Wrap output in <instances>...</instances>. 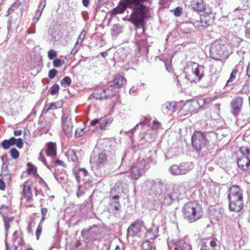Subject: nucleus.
I'll return each mask as SVG.
<instances>
[{"instance_id": "1", "label": "nucleus", "mask_w": 250, "mask_h": 250, "mask_svg": "<svg viewBox=\"0 0 250 250\" xmlns=\"http://www.w3.org/2000/svg\"><path fill=\"white\" fill-rule=\"evenodd\" d=\"M151 0H124L120 1L119 6L124 13L127 8L132 10L128 21L134 24L137 30L144 31L145 20L149 15Z\"/></svg>"}, {"instance_id": "2", "label": "nucleus", "mask_w": 250, "mask_h": 250, "mask_svg": "<svg viewBox=\"0 0 250 250\" xmlns=\"http://www.w3.org/2000/svg\"><path fill=\"white\" fill-rule=\"evenodd\" d=\"M228 198L230 211L239 212L242 210L244 206L243 197L242 190L239 186L234 185L229 188Z\"/></svg>"}, {"instance_id": "3", "label": "nucleus", "mask_w": 250, "mask_h": 250, "mask_svg": "<svg viewBox=\"0 0 250 250\" xmlns=\"http://www.w3.org/2000/svg\"><path fill=\"white\" fill-rule=\"evenodd\" d=\"M182 212L184 219L189 223L197 221L203 216L201 207L195 202H190L185 204Z\"/></svg>"}, {"instance_id": "4", "label": "nucleus", "mask_w": 250, "mask_h": 250, "mask_svg": "<svg viewBox=\"0 0 250 250\" xmlns=\"http://www.w3.org/2000/svg\"><path fill=\"white\" fill-rule=\"evenodd\" d=\"M208 134V132L201 131H195L193 133L191 137V145L198 153L202 149L209 145Z\"/></svg>"}, {"instance_id": "5", "label": "nucleus", "mask_w": 250, "mask_h": 250, "mask_svg": "<svg viewBox=\"0 0 250 250\" xmlns=\"http://www.w3.org/2000/svg\"><path fill=\"white\" fill-rule=\"evenodd\" d=\"M210 57L216 60H221L222 58L227 57L229 52L226 45L220 40L213 42L209 48Z\"/></svg>"}, {"instance_id": "6", "label": "nucleus", "mask_w": 250, "mask_h": 250, "mask_svg": "<svg viewBox=\"0 0 250 250\" xmlns=\"http://www.w3.org/2000/svg\"><path fill=\"white\" fill-rule=\"evenodd\" d=\"M238 166L243 170H250V147H240L237 154Z\"/></svg>"}, {"instance_id": "7", "label": "nucleus", "mask_w": 250, "mask_h": 250, "mask_svg": "<svg viewBox=\"0 0 250 250\" xmlns=\"http://www.w3.org/2000/svg\"><path fill=\"white\" fill-rule=\"evenodd\" d=\"M178 235H172L167 238L169 250H191V246L185 240L179 239Z\"/></svg>"}, {"instance_id": "8", "label": "nucleus", "mask_w": 250, "mask_h": 250, "mask_svg": "<svg viewBox=\"0 0 250 250\" xmlns=\"http://www.w3.org/2000/svg\"><path fill=\"white\" fill-rule=\"evenodd\" d=\"M146 190L150 195L159 198L163 194V183L160 181L149 180L146 181Z\"/></svg>"}, {"instance_id": "9", "label": "nucleus", "mask_w": 250, "mask_h": 250, "mask_svg": "<svg viewBox=\"0 0 250 250\" xmlns=\"http://www.w3.org/2000/svg\"><path fill=\"white\" fill-rule=\"evenodd\" d=\"M194 168L192 162H184L179 165H173L169 167V171L173 175H184Z\"/></svg>"}, {"instance_id": "10", "label": "nucleus", "mask_w": 250, "mask_h": 250, "mask_svg": "<svg viewBox=\"0 0 250 250\" xmlns=\"http://www.w3.org/2000/svg\"><path fill=\"white\" fill-rule=\"evenodd\" d=\"M148 168L149 166L146 164L145 159H142L131 168L130 174L132 178L137 180L145 172V170L148 169Z\"/></svg>"}, {"instance_id": "11", "label": "nucleus", "mask_w": 250, "mask_h": 250, "mask_svg": "<svg viewBox=\"0 0 250 250\" xmlns=\"http://www.w3.org/2000/svg\"><path fill=\"white\" fill-rule=\"evenodd\" d=\"M242 4V6H239L233 11V14L236 17L234 20H243V17L246 14L250 15V0H244Z\"/></svg>"}, {"instance_id": "12", "label": "nucleus", "mask_w": 250, "mask_h": 250, "mask_svg": "<svg viewBox=\"0 0 250 250\" xmlns=\"http://www.w3.org/2000/svg\"><path fill=\"white\" fill-rule=\"evenodd\" d=\"M66 240L67 244L71 246L72 250H75L80 246L84 247L87 242L85 235H69Z\"/></svg>"}, {"instance_id": "13", "label": "nucleus", "mask_w": 250, "mask_h": 250, "mask_svg": "<svg viewBox=\"0 0 250 250\" xmlns=\"http://www.w3.org/2000/svg\"><path fill=\"white\" fill-rule=\"evenodd\" d=\"M62 126L63 132L67 135H71L72 133L73 124L70 118V114L63 113L62 117Z\"/></svg>"}, {"instance_id": "14", "label": "nucleus", "mask_w": 250, "mask_h": 250, "mask_svg": "<svg viewBox=\"0 0 250 250\" xmlns=\"http://www.w3.org/2000/svg\"><path fill=\"white\" fill-rule=\"evenodd\" d=\"M243 99L240 97L233 99L230 103V112L235 117H237L242 107Z\"/></svg>"}, {"instance_id": "15", "label": "nucleus", "mask_w": 250, "mask_h": 250, "mask_svg": "<svg viewBox=\"0 0 250 250\" xmlns=\"http://www.w3.org/2000/svg\"><path fill=\"white\" fill-rule=\"evenodd\" d=\"M145 25L146 22H145L144 31H145ZM136 30V41L138 45L144 48H147L148 46H150L148 40L151 39V37H146L145 35H143V33H144L145 31L142 32L140 30L138 31L137 29Z\"/></svg>"}, {"instance_id": "16", "label": "nucleus", "mask_w": 250, "mask_h": 250, "mask_svg": "<svg viewBox=\"0 0 250 250\" xmlns=\"http://www.w3.org/2000/svg\"><path fill=\"white\" fill-rule=\"evenodd\" d=\"M143 229H146L143 221L141 219H137L132 222L128 228L127 233L138 234L142 232Z\"/></svg>"}, {"instance_id": "17", "label": "nucleus", "mask_w": 250, "mask_h": 250, "mask_svg": "<svg viewBox=\"0 0 250 250\" xmlns=\"http://www.w3.org/2000/svg\"><path fill=\"white\" fill-rule=\"evenodd\" d=\"M201 250H208V246H210L213 250H220V242L216 238L210 237L205 239L203 241Z\"/></svg>"}, {"instance_id": "18", "label": "nucleus", "mask_w": 250, "mask_h": 250, "mask_svg": "<svg viewBox=\"0 0 250 250\" xmlns=\"http://www.w3.org/2000/svg\"><path fill=\"white\" fill-rule=\"evenodd\" d=\"M107 161V157L104 151L100 152L97 155H91L90 162L91 165L95 164L98 167L103 165Z\"/></svg>"}, {"instance_id": "19", "label": "nucleus", "mask_w": 250, "mask_h": 250, "mask_svg": "<svg viewBox=\"0 0 250 250\" xmlns=\"http://www.w3.org/2000/svg\"><path fill=\"white\" fill-rule=\"evenodd\" d=\"M112 90L110 89H101L95 90L92 96L96 100L106 99L112 97L115 95L114 92L110 93Z\"/></svg>"}, {"instance_id": "20", "label": "nucleus", "mask_w": 250, "mask_h": 250, "mask_svg": "<svg viewBox=\"0 0 250 250\" xmlns=\"http://www.w3.org/2000/svg\"><path fill=\"white\" fill-rule=\"evenodd\" d=\"M208 212L211 222L216 223L222 219L223 213V209L211 207L209 208Z\"/></svg>"}, {"instance_id": "21", "label": "nucleus", "mask_w": 250, "mask_h": 250, "mask_svg": "<svg viewBox=\"0 0 250 250\" xmlns=\"http://www.w3.org/2000/svg\"><path fill=\"white\" fill-rule=\"evenodd\" d=\"M214 14L212 13L205 12L200 16L201 26L207 27L211 25L214 21Z\"/></svg>"}, {"instance_id": "22", "label": "nucleus", "mask_w": 250, "mask_h": 250, "mask_svg": "<svg viewBox=\"0 0 250 250\" xmlns=\"http://www.w3.org/2000/svg\"><path fill=\"white\" fill-rule=\"evenodd\" d=\"M7 237V235H6V238ZM12 243L9 244L10 250H18L20 248V246L23 244V240L21 235H12L11 238Z\"/></svg>"}, {"instance_id": "23", "label": "nucleus", "mask_w": 250, "mask_h": 250, "mask_svg": "<svg viewBox=\"0 0 250 250\" xmlns=\"http://www.w3.org/2000/svg\"><path fill=\"white\" fill-rule=\"evenodd\" d=\"M191 67L194 73V78H195L196 82H199L204 76V67L196 63H194Z\"/></svg>"}, {"instance_id": "24", "label": "nucleus", "mask_w": 250, "mask_h": 250, "mask_svg": "<svg viewBox=\"0 0 250 250\" xmlns=\"http://www.w3.org/2000/svg\"><path fill=\"white\" fill-rule=\"evenodd\" d=\"M76 179L78 183L81 181H87L88 179V173L85 168H80L75 173Z\"/></svg>"}, {"instance_id": "25", "label": "nucleus", "mask_w": 250, "mask_h": 250, "mask_svg": "<svg viewBox=\"0 0 250 250\" xmlns=\"http://www.w3.org/2000/svg\"><path fill=\"white\" fill-rule=\"evenodd\" d=\"M23 197L28 201L32 200V193L31 188L28 181H25L23 185Z\"/></svg>"}, {"instance_id": "26", "label": "nucleus", "mask_w": 250, "mask_h": 250, "mask_svg": "<svg viewBox=\"0 0 250 250\" xmlns=\"http://www.w3.org/2000/svg\"><path fill=\"white\" fill-rule=\"evenodd\" d=\"M44 151L48 156H56L57 154V146L56 143L52 142L47 143L46 148L44 150Z\"/></svg>"}, {"instance_id": "27", "label": "nucleus", "mask_w": 250, "mask_h": 250, "mask_svg": "<svg viewBox=\"0 0 250 250\" xmlns=\"http://www.w3.org/2000/svg\"><path fill=\"white\" fill-rule=\"evenodd\" d=\"M126 83V79L122 76L117 75L111 82V85L115 88L123 87Z\"/></svg>"}, {"instance_id": "28", "label": "nucleus", "mask_w": 250, "mask_h": 250, "mask_svg": "<svg viewBox=\"0 0 250 250\" xmlns=\"http://www.w3.org/2000/svg\"><path fill=\"white\" fill-rule=\"evenodd\" d=\"M159 201L161 203L165 205L169 206L173 200V193H164L162 194L161 196L158 198Z\"/></svg>"}, {"instance_id": "29", "label": "nucleus", "mask_w": 250, "mask_h": 250, "mask_svg": "<svg viewBox=\"0 0 250 250\" xmlns=\"http://www.w3.org/2000/svg\"><path fill=\"white\" fill-rule=\"evenodd\" d=\"M176 104L175 102H167L163 104L161 106V111L164 114H167L169 111L171 113L175 111Z\"/></svg>"}, {"instance_id": "30", "label": "nucleus", "mask_w": 250, "mask_h": 250, "mask_svg": "<svg viewBox=\"0 0 250 250\" xmlns=\"http://www.w3.org/2000/svg\"><path fill=\"white\" fill-rule=\"evenodd\" d=\"M120 195H114V196H109V204L112 207L114 210L118 211L120 210L121 205L119 202Z\"/></svg>"}, {"instance_id": "31", "label": "nucleus", "mask_w": 250, "mask_h": 250, "mask_svg": "<svg viewBox=\"0 0 250 250\" xmlns=\"http://www.w3.org/2000/svg\"><path fill=\"white\" fill-rule=\"evenodd\" d=\"M156 156L157 154L156 150H149L148 152L146 154L145 158H143V159H145L146 164H147L149 167L150 163L152 164H155V159Z\"/></svg>"}, {"instance_id": "32", "label": "nucleus", "mask_w": 250, "mask_h": 250, "mask_svg": "<svg viewBox=\"0 0 250 250\" xmlns=\"http://www.w3.org/2000/svg\"><path fill=\"white\" fill-rule=\"evenodd\" d=\"M46 5V0L42 1L38 7V9L36 11L35 13V16L34 17L33 19V22L34 23H36L39 20L42 11L45 6Z\"/></svg>"}, {"instance_id": "33", "label": "nucleus", "mask_w": 250, "mask_h": 250, "mask_svg": "<svg viewBox=\"0 0 250 250\" xmlns=\"http://www.w3.org/2000/svg\"><path fill=\"white\" fill-rule=\"evenodd\" d=\"M4 168H7V166L5 164H3L2 165V173L0 174V176L2 177V179L6 183L9 184L11 181V176L7 170H5Z\"/></svg>"}, {"instance_id": "34", "label": "nucleus", "mask_w": 250, "mask_h": 250, "mask_svg": "<svg viewBox=\"0 0 250 250\" xmlns=\"http://www.w3.org/2000/svg\"><path fill=\"white\" fill-rule=\"evenodd\" d=\"M184 73L185 74V78L190 82H196L194 78V73L192 71L191 67L187 66L184 68Z\"/></svg>"}, {"instance_id": "35", "label": "nucleus", "mask_w": 250, "mask_h": 250, "mask_svg": "<svg viewBox=\"0 0 250 250\" xmlns=\"http://www.w3.org/2000/svg\"><path fill=\"white\" fill-rule=\"evenodd\" d=\"M66 156L69 161H71L77 165L78 162V157L76 154V152L74 150L70 149L66 153Z\"/></svg>"}, {"instance_id": "36", "label": "nucleus", "mask_w": 250, "mask_h": 250, "mask_svg": "<svg viewBox=\"0 0 250 250\" xmlns=\"http://www.w3.org/2000/svg\"><path fill=\"white\" fill-rule=\"evenodd\" d=\"M124 31V27L120 24H114L111 28V34L112 36L117 37L120 33Z\"/></svg>"}, {"instance_id": "37", "label": "nucleus", "mask_w": 250, "mask_h": 250, "mask_svg": "<svg viewBox=\"0 0 250 250\" xmlns=\"http://www.w3.org/2000/svg\"><path fill=\"white\" fill-rule=\"evenodd\" d=\"M121 185V182H118L115 185L111 188L109 192V196H114V195H120V187Z\"/></svg>"}, {"instance_id": "38", "label": "nucleus", "mask_w": 250, "mask_h": 250, "mask_svg": "<svg viewBox=\"0 0 250 250\" xmlns=\"http://www.w3.org/2000/svg\"><path fill=\"white\" fill-rule=\"evenodd\" d=\"M193 8L197 11H202L204 9V3L202 0H196L192 4Z\"/></svg>"}, {"instance_id": "39", "label": "nucleus", "mask_w": 250, "mask_h": 250, "mask_svg": "<svg viewBox=\"0 0 250 250\" xmlns=\"http://www.w3.org/2000/svg\"><path fill=\"white\" fill-rule=\"evenodd\" d=\"M98 227L96 225H94L92 227L89 228L88 229H83L81 232V234H85L86 233H88V234H99V232L97 231Z\"/></svg>"}, {"instance_id": "40", "label": "nucleus", "mask_w": 250, "mask_h": 250, "mask_svg": "<svg viewBox=\"0 0 250 250\" xmlns=\"http://www.w3.org/2000/svg\"><path fill=\"white\" fill-rule=\"evenodd\" d=\"M153 138L152 136L149 133H146L145 135L139 141V145H142L144 144V140H146V146H148L150 142L152 141Z\"/></svg>"}, {"instance_id": "41", "label": "nucleus", "mask_w": 250, "mask_h": 250, "mask_svg": "<svg viewBox=\"0 0 250 250\" xmlns=\"http://www.w3.org/2000/svg\"><path fill=\"white\" fill-rule=\"evenodd\" d=\"M3 221L4 222V228H5V230L6 234H7V230L10 228V223H12L14 219V217H7L6 216H3Z\"/></svg>"}, {"instance_id": "42", "label": "nucleus", "mask_w": 250, "mask_h": 250, "mask_svg": "<svg viewBox=\"0 0 250 250\" xmlns=\"http://www.w3.org/2000/svg\"><path fill=\"white\" fill-rule=\"evenodd\" d=\"M142 247L143 250H156L155 247L149 240L145 241L142 245Z\"/></svg>"}, {"instance_id": "43", "label": "nucleus", "mask_w": 250, "mask_h": 250, "mask_svg": "<svg viewBox=\"0 0 250 250\" xmlns=\"http://www.w3.org/2000/svg\"><path fill=\"white\" fill-rule=\"evenodd\" d=\"M238 66H236L232 70V72H231L230 73V77H229V79L227 81V84H228L230 83H232L234 82L235 78H236V75L238 73Z\"/></svg>"}, {"instance_id": "44", "label": "nucleus", "mask_w": 250, "mask_h": 250, "mask_svg": "<svg viewBox=\"0 0 250 250\" xmlns=\"http://www.w3.org/2000/svg\"><path fill=\"white\" fill-rule=\"evenodd\" d=\"M241 93L248 94L250 93V81H246L242 85Z\"/></svg>"}, {"instance_id": "45", "label": "nucleus", "mask_w": 250, "mask_h": 250, "mask_svg": "<svg viewBox=\"0 0 250 250\" xmlns=\"http://www.w3.org/2000/svg\"><path fill=\"white\" fill-rule=\"evenodd\" d=\"M71 82V79L69 76H65L61 81V84L63 87H66L69 86Z\"/></svg>"}, {"instance_id": "46", "label": "nucleus", "mask_w": 250, "mask_h": 250, "mask_svg": "<svg viewBox=\"0 0 250 250\" xmlns=\"http://www.w3.org/2000/svg\"><path fill=\"white\" fill-rule=\"evenodd\" d=\"M27 166L28 168H27V172L29 174H35L37 172V167L33 165L31 163H28Z\"/></svg>"}, {"instance_id": "47", "label": "nucleus", "mask_w": 250, "mask_h": 250, "mask_svg": "<svg viewBox=\"0 0 250 250\" xmlns=\"http://www.w3.org/2000/svg\"><path fill=\"white\" fill-rule=\"evenodd\" d=\"M59 89L60 86L59 85V84L57 83L54 84L53 86L50 88L49 93L51 95H55V94L58 93Z\"/></svg>"}, {"instance_id": "48", "label": "nucleus", "mask_w": 250, "mask_h": 250, "mask_svg": "<svg viewBox=\"0 0 250 250\" xmlns=\"http://www.w3.org/2000/svg\"><path fill=\"white\" fill-rule=\"evenodd\" d=\"M64 62V60H62L60 59L56 58L53 60V64L55 67H60L62 65Z\"/></svg>"}, {"instance_id": "49", "label": "nucleus", "mask_w": 250, "mask_h": 250, "mask_svg": "<svg viewBox=\"0 0 250 250\" xmlns=\"http://www.w3.org/2000/svg\"><path fill=\"white\" fill-rule=\"evenodd\" d=\"M171 11L174 13L175 16L180 17L183 12V9L181 7H177L175 9L171 10Z\"/></svg>"}, {"instance_id": "50", "label": "nucleus", "mask_w": 250, "mask_h": 250, "mask_svg": "<svg viewBox=\"0 0 250 250\" xmlns=\"http://www.w3.org/2000/svg\"><path fill=\"white\" fill-rule=\"evenodd\" d=\"M10 155L13 159H16L19 158L20 153L18 150L15 148H12L10 150Z\"/></svg>"}, {"instance_id": "51", "label": "nucleus", "mask_w": 250, "mask_h": 250, "mask_svg": "<svg viewBox=\"0 0 250 250\" xmlns=\"http://www.w3.org/2000/svg\"><path fill=\"white\" fill-rule=\"evenodd\" d=\"M47 212H48V209L47 208H41V213H42V219L41 220V223H42L44 221V220L46 218Z\"/></svg>"}, {"instance_id": "52", "label": "nucleus", "mask_w": 250, "mask_h": 250, "mask_svg": "<svg viewBox=\"0 0 250 250\" xmlns=\"http://www.w3.org/2000/svg\"><path fill=\"white\" fill-rule=\"evenodd\" d=\"M0 145L4 149H8L11 146L9 141L7 139L3 140Z\"/></svg>"}, {"instance_id": "53", "label": "nucleus", "mask_w": 250, "mask_h": 250, "mask_svg": "<svg viewBox=\"0 0 250 250\" xmlns=\"http://www.w3.org/2000/svg\"><path fill=\"white\" fill-rule=\"evenodd\" d=\"M57 56V52L53 49H51L48 52V57L50 60L54 59Z\"/></svg>"}, {"instance_id": "54", "label": "nucleus", "mask_w": 250, "mask_h": 250, "mask_svg": "<svg viewBox=\"0 0 250 250\" xmlns=\"http://www.w3.org/2000/svg\"><path fill=\"white\" fill-rule=\"evenodd\" d=\"M85 35H86V33H85V31L84 30H83L81 32V33L78 38V40L77 41V42H78L79 43V42H80L81 43H82L83 41V40H84V39L85 38Z\"/></svg>"}, {"instance_id": "55", "label": "nucleus", "mask_w": 250, "mask_h": 250, "mask_svg": "<svg viewBox=\"0 0 250 250\" xmlns=\"http://www.w3.org/2000/svg\"><path fill=\"white\" fill-rule=\"evenodd\" d=\"M15 145H16L19 148H22L23 146V142L22 139L21 138L16 139Z\"/></svg>"}, {"instance_id": "56", "label": "nucleus", "mask_w": 250, "mask_h": 250, "mask_svg": "<svg viewBox=\"0 0 250 250\" xmlns=\"http://www.w3.org/2000/svg\"><path fill=\"white\" fill-rule=\"evenodd\" d=\"M172 0H159V4L164 7H167L170 3Z\"/></svg>"}, {"instance_id": "57", "label": "nucleus", "mask_w": 250, "mask_h": 250, "mask_svg": "<svg viewBox=\"0 0 250 250\" xmlns=\"http://www.w3.org/2000/svg\"><path fill=\"white\" fill-rule=\"evenodd\" d=\"M44 153V150L42 149L39 155L38 160L42 161L43 164L46 162L44 156L43 155V153Z\"/></svg>"}, {"instance_id": "58", "label": "nucleus", "mask_w": 250, "mask_h": 250, "mask_svg": "<svg viewBox=\"0 0 250 250\" xmlns=\"http://www.w3.org/2000/svg\"><path fill=\"white\" fill-rule=\"evenodd\" d=\"M250 24V22H247L246 24L245 34L246 37L247 38L250 39V26H249Z\"/></svg>"}, {"instance_id": "59", "label": "nucleus", "mask_w": 250, "mask_h": 250, "mask_svg": "<svg viewBox=\"0 0 250 250\" xmlns=\"http://www.w3.org/2000/svg\"><path fill=\"white\" fill-rule=\"evenodd\" d=\"M57 71L55 69H52L49 70L48 73V77L50 79H53L57 75Z\"/></svg>"}, {"instance_id": "60", "label": "nucleus", "mask_w": 250, "mask_h": 250, "mask_svg": "<svg viewBox=\"0 0 250 250\" xmlns=\"http://www.w3.org/2000/svg\"><path fill=\"white\" fill-rule=\"evenodd\" d=\"M79 43L78 42H76L73 48L71 50V54L75 55L78 51L80 48Z\"/></svg>"}, {"instance_id": "61", "label": "nucleus", "mask_w": 250, "mask_h": 250, "mask_svg": "<svg viewBox=\"0 0 250 250\" xmlns=\"http://www.w3.org/2000/svg\"><path fill=\"white\" fill-rule=\"evenodd\" d=\"M84 193V191H83V188H82V187L80 185H79L78 187V188L77 192V196L78 198H80V197H82V196H83Z\"/></svg>"}, {"instance_id": "62", "label": "nucleus", "mask_w": 250, "mask_h": 250, "mask_svg": "<svg viewBox=\"0 0 250 250\" xmlns=\"http://www.w3.org/2000/svg\"><path fill=\"white\" fill-rule=\"evenodd\" d=\"M21 5V2L16 1L15 2L12 6L10 7V10H12L13 11H14L16 9H17Z\"/></svg>"}, {"instance_id": "63", "label": "nucleus", "mask_w": 250, "mask_h": 250, "mask_svg": "<svg viewBox=\"0 0 250 250\" xmlns=\"http://www.w3.org/2000/svg\"><path fill=\"white\" fill-rule=\"evenodd\" d=\"M121 11L120 7L119 5H118L116 7L114 8L111 11V13L113 15H116L117 14H121L123 12H119Z\"/></svg>"}, {"instance_id": "64", "label": "nucleus", "mask_w": 250, "mask_h": 250, "mask_svg": "<svg viewBox=\"0 0 250 250\" xmlns=\"http://www.w3.org/2000/svg\"><path fill=\"white\" fill-rule=\"evenodd\" d=\"M75 250H89V249L87 247V242L85 243V246L83 247L82 246H80L78 247L77 249Z\"/></svg>"}]
</instances>
